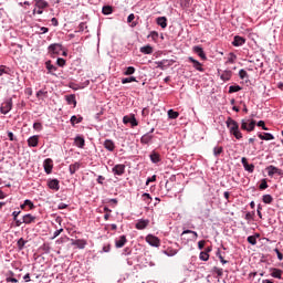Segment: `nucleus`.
Here are the masks:
<instances>
[{"mask_svg":"<svg viewBox=\"0 0 283 283\" xmlns=\"http://www.w3.org/2000/svg\"><path fill=\"white\" fill-rule=\"evenodd\" d=\"M258 137L260 140H275V136H273L271 133H259Z\"/></svg>","mask_w":283,"mask_h":283,"instance_id":"393cba45","label":"nucleus"},{"mask_svg":"<svg viewBox=\"0 0 283 283\" xmlns=\"http://www.w3.org/2000/svg\"><path fill=\"white\" fill-rule=\"evenodd\" d=\"M220 72H222V73H220ZM218 74H219L221 81H223L224 83H227V81H231V77L233 76V72H231L229 70H226V71L218 70Z\"/></svg>","mask_w":283,"mask_h":283,"instance_id":"9d476101","label":"nucleus"},{"mask_svg":"<svg viewBox=\"0 0 283 283\" xmlns=\"http://www.w3.org/2000/svg\"><path fill=\"white\" fill-rule=\"evenodd\" d=\"M147 227H149V219H138L135 223V229L138 231H144Z\"/></svg>","mask_w":283,"mask_h":283,"instance_id":"6e6552de","label":"nucleus"},{"mask_svg":"<svg viewBox=\"0 0 283 283\" xmlns=\"http://www.w3.org/2000/svg\"><path fill=\"white\" fill-rule=\"evenodd\" d=\"M271 276L275 277L276 280H282V273L283 271L276 268H272L271 270Z\"/></svg>","mask_w":283,"mask_h":283,"instance_id":"cd10ccee","label":"nucleus"},{"mask_svg":"<svg viewBox=\"0 0 283 283\" xmlns=\"http://www.w3.org/2000/svg\"><path fill=\"white\" fill-rule=\"evenodd\" d=\"M65 101L69 105H74V107H76V95L74 94L66 95Z\"/></svg>","mask_w":283,"mask_h":283,"instance_id":"2f4dec72","label":"nucleus"},{"mask_svg":"<svg viewBox=\"0 0 283 283\" xmlns=\"http://www.w3.org/2000/svg\"><path fill=\"white\" fill-rule=\"evenodd\" d=\"M27 243H28V241H24L23 238H20L17 242V247H18L19 251H23Z\"/></svg>","mask_w":283,"mask_h":283,"instance_id":"4c0bfd02","label":"nucleus"},{"mask_svg":"<svg viewBox=\"0 0 283 283\" xmlns=\"http://www.w3.org/2000/svg\"><path fill=\"white\" fill-rule=\"evenodd\" d=\"M104 181H105V177H103L102 175L97 176V184L98 185H103Z\"/></svg>","mask_w":283,"mask_h":283,"instance_id":"0e129e2a","label":"nucleus"},{"mask_svg":"<svg viewBox=\"0 0 283 283\" xmlns=\"http://www.w3.org/2000/svg\"><path fill=\"white\" fill-rule=\"evenodd\" d=\"M114 176H123L125 174V165L117 164L112 168Z\"/></svg>","mask_w":283,"mask_h":283,"instance_id":"ddd939ff","label":"nucleus"},{"mask_svg":"<svg viewBox=\"0 0 283 283\" xmlns=\"http://www.w3.org/2000/svg\"><path fill=\"white\" fill-rule=\"evenodd\" d=\"M180 116V113L174 111V109H169L168 111V118H171L172 120H175L176 118H178Z\"/></svg>","mask_w":283,"mask_h":283,"instance_id":"e433bc0d","label":"nucleus"},{"mask_svg":"<svg viewBox=\"0 0 283 283\" xmlns=\"http://www.w3.org/2000/svg\"><path fill=\"white\" fill-rule=\"evenodd\" d=\"M57 209L60 210L67 209V203H64V202L59 203Z\"/></svg>","mask_w":283,"mask_h":283,"instance_id":"69168bd1","label":"nucleus"},{"mask_svg":"<svg viewBox=\"0 0 283 283\" xmlns=\"http://www.w3.org/2000/svg\"><path fill=\"white\" fill-rule=\"evenodd\" d=\"M198 249L200 251H202V249H205V240H201V241L198 242Z\"/></svg>","mask_w":283,"mask_h":283,"instance_id":"774afa93","label":"nucleus"},{"mask_svg":"<svg viewBox=\"0 0 283 283\" xmlns=\"http://www.w3.org/2000/svg\"><path fill=\"white\" fill-rule=\"evenodd\" d=\"M25 207H29V209H34V203L30 199H25L24 203L21 205V209H25Z\"/></svg>","mask_w":283,"mask_h":283,"instance_id":"58836bf2","label":"nucleus"},{"mask_svg":"<svg viewBox=\"0 0 283 283\" xmlns=\"http://www.w3.org/2000/svg\"><path fill=\"white\" fill-rule=\"evenodd\" d=\"M1 114H10L12 112V97L6 98L0 107Z\"/></svg>","mask_w":283,"mask_h":283,"instance_id":"7ed1b4c3","label":"nucleus"},{"mask_svg":"<svg viewBox=\"0 0 283 283\" xmlns=\"http://www.w3.org/2000/svg\"><path fill=\"white\" fill-rule=\"evenodd\" d=\"M193 52L197 54L202 61H207V54H205V50L200 45L193 46Z\"/></svg>","mask_w":283,"mask_h":283,"instance_id":"aec40b11","label":"nucleus"},{"mask_svg":"<svg viewBox=\"0 0 283 283\" xmlns=\"http://www.w3.org/2000/svg\"><path fill=\"white\" fill-rule=\"evenodd\" d=\"M222 151H224V148L222 146H216L213 148V156L216 158H218V156H220V154H222Z\"/></svg>","mask_w":283,"mask_h":283,"instance_id":"ea45409f","label":"nucleus"},{"mask_svg":"<svg viewBox=\"0 0 283 283\" xmlns=\"http://www.w3.org/2000/svg\"><path fill=\"white\" fill-rule=\"evenodd\" d=\"M6 282H13V283H18V282H19V280H17V279H14V277H12V276H8V277L6 279Z\"/></svg>","mask_w":283,"mask_h":283,"instance_id":"338daca9","label":"nucleus"},{"mask_svg":"<svg viewBox=\"0 0 283 283\" xmlns=\"http://www.w3.org/2000/svg\"><path fill=\"white\" fill-rule=\"evenodd\" d=\"M149 36H151V39H153L154 41H156V39H158V32L151 31L150 34H149Z\"/></svg>","mask_w":283,"mask_h":283,"instance_id":"e2e57ef3","label":"nucleus"},{"mask_svg":"<svg viewBox=\"0 0 283 283\" xmlns=\"http://www.w3.org/2000/svg\"><path fill=\"white\" fill-rule=\"evenodd\" d=\"M48 94V92L40 90L36 92V98H41L42 96H45Z\"/></svg>","mask_w":283,"mask_h":283,"instance_id":"13d9d810","label":"nucleus"},{"mask_svg":"<svg viewBox=\"0 0 283 283\" xmlns=\"http://www.w3.org/2000/svg\"><path fill=\"white\" fill-rule=\"evenodd\" d=\"M48 187H49V189H52L53 191H59V189H61V184H60L59 179H49Z\"/></svg>","mask_w":283,"mask_h":283,"instance_id":"4468645a","label":"nucleus"},{"mask_svg":"<svg viewBox=\"0 0 283 283\" xmlns=\"http://www.w3.org/2000/svg\"><path fill=\"white\" fill-rule=\"evenodd\" d=\"M188 61L190 63H192L195 70H197V72H205V69L202 67V63H200L198 60L193 59L192 56L188 57Z\"/></svg>","mask_w":283,"mask_h":283,"instance_id":"a211bd4d","label":"nucleus"},{"mask_svg":"<svg viewBox=\"0 0 283 283\" xmlns=\"http://www.w3.org/2000/svg\"><path fill=\"white\" fill-rule=\"evenodd\" d=\"M241 165L243 166L244 170L248 171L249 174H253V171H255V165L249 164L247 157L241 158Z\"/></svg>","mask_w":283,"mask_h":283,"instance_id":"0eeeda50","label":"nucleus"},{"mask_svg":"<svg viewBox=\"0 0 283 283\" xmlns=\"http://www.w3.org/2000/svg\"><path fill=\"white\" fill-rule=\"evenodd\" d=\"M142 198H143L144 202H146V205H151V195L144 192L142 195Z\"/></svg>","mask_w":283,"mask_h":283,"instance_id":"79ce46f5","label":"nucleus"},{"mask_svg":"<svg viewBox=\"0 0 283 283\" xmlns=\"http://www.w3.org/2000/svg\"><path fill=\"white\" fill-rule=\"evenodd\" d=\"M74 145L78 149H84V147H85V137H83V135H76L75 138H74Z\"/></svg>","mask_w":283,"mask_h":283,"instance_id":"f8f14e48","label":"nucleus"},{"mask_svg":"<svg viewBox=\"0 0 283 283\" xmlns=\"http://www.w3.org/2000/svg\"><path fill=\"white\" fill-rule=\"evenodd\" d=\"M130 122H132V116L125 115V116L123 117V123H124V125H128V123H130Z\"/></svg>","mask_w":283,"mask_h":283,"instance_id":"bf43d9fd","label":"nucleus"},{"mask_svg":"<svg viewBox=\"0 0 283 283\" xmlns=\"http://www.w3.org/2000/svg\"><path fill=\"white\" fill-rule=\"evenodd\" d=\"M259 189H261V191H264V189H269V184L266 182V179H262Z\"/></svg>","mask_w":283,"mask_h":283,"instance_id":"8fccbe9b","label":"nucleus"},{"mask_svg":"<svg viewBox=\"0 0 283 283\" xmlns=\"http://www.w3.org/2000/svg\"><path fill=\"white\" fill-rule=\"evenodd\" d=\"M130 127H138V119H136V115H130Z\"/></svg>","mask_w":283,"mask_h":283,"instance_id":"37998d69","label":"nucleus"},{"mask_svg":"<svg viewBox=\"0 0 283 283\" xmlns=\"http://www.w3.org/2000/svg\"><path fill=\"white\" fill-rule=\"evenodd\" d=\"M149 182H156V175H153L150 178L146 180V185H149Z\"/></svg>","mask_w":283,"mask_h":283,"instance_id":"680f3d73","label":"nucleus"},{"mask_svg":"<svg viewBox=\"0 0 283 283\" xmlns=\"http://www.w3.org/2000/svg\"><path fill=\"white\" fill-rule=\"evenodd\" d=\"M43 168H44L45 174H48V175L52 174V169H54V164H53L52 159L46 158L43 161Z\"/></svg>","mask_w":283,"mask_h":283,"instance_id":"9b49d317","label":"nucleus"},{"mask_svg":"<svg viewBox=\"0 0 283 283\" xmlns=\"http://www.w3.org/2000/svg\"><path fill=\"white\" fill-rule=\"evenodd\" d=\"M255 120L252 119H242L241 120V129H243L244 132H253V129H255Z\"/></svg>","mask_w":283,"mask_h":283,"instance_id":"f03ea898","label":"nucleus"},{"mask_svg":"<svg viewBox=\"0 0 283 283\" xmlns=\"http://www.w3.org/2000/svg\"><path fill=\"white\" fill-rule=\"evenodd\" d=\"M34 220H36V217L28 213V214H24L23 218H22V222L24 224H32V222H34Z\"/></svg>","mask_w":283,"mask_h":283,"instance_id":"c85d7f7f","label":"nucleus"},{"mask_svg":"<svg viewBox=\"0 0 283 283\" xmlns=\"http://www.w3.org/2000/svg\"><path fill=\"white\" fill-rule=\"evenodd\" d=\"M237 59H238V55H235V53H229L227 63H235Z\"/></svg>","mask_w":283,"mask_h":283,"instance_id":"de8ad7c7","label":"nucleus"},{"mask_svg":"<svg viewBox=\"0 0 283 283\" xmlns=\"http://www.w3.org/2000/svg\"><path fill=\"white\" fill-rule=\"evenodd\" d=\"M112 12H114V9L112 8V6H104L102 8V14L109 15L112 14Z\"/></svg>","mask_w":283,"mask_h":283,"instance_id":"473e14b6","label":"nucleus"},{"mask_svg":"<svg viewBox=\"0 0 283 283\" xmlns=\"http://www.w3.org/2000/svg\"><path fill=\"white\" fill-rule=\"evenodd\" d=\"M8 138L11 142L17 140V137H14V133H12V132H8Z\"/></svg>","mask_w":283,"mask_h":283,"instance_id":"052dcab7","label":"nucleus"},{"mask_svg":"<svg viewBox=\"0 0 283 283\" xmlns=\"http://www.w3.org/2000/svg\"><path fill=\"white\" fill-rule=\"evenodd\" d=\"M103 146L106 151H114L116 149V144L112 139H105Z\"/></svg>","mask_w":283,"mask_h":283,"instance_id":"f3484780","label":"nucleus"},{"mask_svg":"<svg viewBox=\"0 0 283 283\" xmlns=\"http://www.w3.org/2000/svg\"><path fill=\"white\" fill-rule=\"evenodd\" d=\"M244 43H247V40L243 36H240V35H235L233 41H232V45L234 48H240V46L244 45Z\"/></svg>","mask_w":283,"mask_h":283,"instance_id":"6ab92c4d","label":"nucleus"},{"mask_svg":"<svg viewBox=\"0 0 283 283\" xmlns=\"http://www.w3.org/2000/svg\"><path fill=\"white\" fill-rule=\"evenodd\" d=\"M213 271H214V273H217V275H218L219 277H222V275H223V270H222L221 268L214 266V268H213Z\"/></svg>","mask_w":283,"mask_h":283,"instance_id":"5fc2aeb1","label":"nucleus"},{"mask_svg":"<svg viewBox=\"0 0 283 283\" xmlns=\"http://www.w3.org/2000/svg\"><path fill=\"white\" fill-rule=\"evenodd\" d=\"M239 77L244 81V78H249V73H247V71H244V69H241L239 71Z\"/></svg>","mask_w":283,"mask_h":283,"instance_id":"a18cd8bd","label":"nucleus"},{"mask_svg":"<svg viewBox=\"0 0 283 283\" xmlns=\"http://www.w3.org/2000/svg\"><path fill=\"white\" fill-rule=\"evenodd\" d=\"M137 80L135 76H129V77H123L122 78V84L127 85V83H136Z\"/></svg>","mask_w":283,"mask_h":283,"instance_id":"72a5a7b5","label":"nucleus"},{"mask_svg":"<svg viewBox=\"0 0 283 283\" xmlns=\"http://www.w3.org/2000/svg\"><path fill=\"white\" fill-rule=\"evenodd\" d=\"M226 125L232 136L237 138V140H242V132H240V125L233 118L228 117L226 120Z\"/></svg>","mask_w":283,"mask_h":283,"instance_id":"f257e3e1","label":"nucleus"},{"mask_svg":"<svg viewBox=\"0 0 283 283\" xmlns=\"http://www.w3.org/2000/svg\"><path fill=\"white\" fill-rule=\"evenodd\" d=\"M72 245L77 247V249H85V247H87V241L83 239L73 240Z\"/></svg>","mask_w":283,"mask_h":283,"instance_id":"b1692460","label":"nucleus"},{"mask_svg":"<svg viewBox=\"0 0 283 283\" xmlns=\"http://www.w3.org/2000/svg\"><path fill=\"white\" fill-rule=\"evenodd\" d=\"M56 65H59V67H65V59L59 57L56 60Z\"/></svg>","mask_w":283,"mask_h":283,"instance_id":"864d4df0","label":"nucleus"},{"mask_svg":"<svg viewBox=\"0 0 283 283\" xmlns=\"http://www.w3.org/2000/svg\"><path fill=\"white\" fill-rule=\"evenodd\" d=\"M168 63V60H161V61H158L156 62V65L159 70H165V64Z\"/></svg>","mask_w":283,"mask_h":283,"instance_id":"49530a36","label":"nucleus"},{"mask_svg":"<svg viewBox=\"0 0 283 283\" xmlns=\"http://www.w3.org/2000/svg\"><path fill=\"white\" fill-rule=\"evenodd\" d=\"M33 129H35V132H42L43 130V124L35 122L33 124Z\"/></svg>","mask_w":283,"mask_h":283,"instance_id":"3c124183","label":"nucleus"},{"mask_svg":"<svg viewBox=\"0 0 283 283\" xmlns=\"http://www.w3.org/2000/svg\"><path fill=\"white\" fill-rule=\"evenodd\" d=\"M48 52L49 54H61V52H63V44L61 43H53L50 44L48 48Z\"/></svg>","mask_w":283,"mask_h":283,"instance_id":"20e7f679","label":"nucleus"},{"mask_svg":"<svg viewBox=\"0 0 283 283\" xmlns=\"http://www.w3.org/2000/svg\"><path fill=\"white\" fill-rule=\"evenodd\" d=\"M242 90V86L240 85H231L229 87V94H235V92H240Z\"/></svg>","mask_w":283,"mask_h":283,"instance_id":"a19ab883","label":"nucleus"},{"mask_svg":"<svg viewBox=\"0 0 283 283\" xmlns=\"http://www.w3.org/2000/svg\"><path fill=\"white\" fill-rule=\"evenodd\" d=\"M258 127H262V129H264V132H268L269 128L266 127V125L264 124V120H259L256 123Z\"/></svg>","mask_w":283,"mask_h":283,"instance_id":"6e6d98bb","label":"nucleus"},{"mask_svg":"<svg viewBox=\"0 0 283 283\" xmlns=\"http://www.w3.org/2000/svg\"><path fill=\"white\" fill-rule=\"evenodd\" d=\"M136 73V67L134 66H128L126 67V70L124 71V76H132V74Z\"/></svg>","mask_w":283,"mask_h":283,"instance_id":"f704fd0d","label":"nucleus"},{"mask_svg":"<svg viewBox=\"0 0 283 283\" xmlns=\"http://www.w3.org/2000/svg\"><path fill=\"white\" fill-rule=\"evenodd\" d=\"M146 242H147V244H149L150 247H155L156 249H158V247H160V239H158V237H156L154 234H148L146 237Z\"/></svg>","mask_w":283,"mask_h":283,"instance_id":"39448f33","label":"nucleus"},{"mask_svg":"<svg viewBox=\"0 0 283 283\" xmlns=\"http://www.w3.org/2000/svg\"><path fill=\"white\" fill-rule=\"evenodd\" d=\"M70 123H71L72 127H75L76 125H78V123H83V116L73 115V116H71Z\"/></svg>","mask_w":283,"mask_h":283,"instance_id":"a878e982","label":"nucleus"},{"mask_svg":"<svg viewBox=\"0 0 283 283\" xmlns=\"http://www.w3.org/2000/svg\"><path fill=\"white\" fill-rule=\"evenodd\" d=\"M61 233H63V228L55 230L52 237V240L59 238V235H61Z\"/></svg>","mask_w":283,"mask_h":283,"instance_id":"4d7b16f0","label":"nucleus"},{"mask_svg":"<svg viewBox=\"0 0 283 283\" xmlns=\"http://www.w3.org/2000/svg\"><path fill=\"white\" fill-rule=\"evenodd\" d=\"M87 30V24L85 22H81L75 32H85Z\"/></svg>","mask_w":283,"mask_h":283,"instance_id":"c03bdc74","label":"nucleus"},{"mask_svg":"<svg viewBox=\"0 0 283 283\" xmlns=\"http://www.w3.org/2000/svg\"><path fill=\"white\" fill-rule=\"evenodd\" d=\"M29 147H39V135H33L27 140Z\"/></svg>","mask_w":283,"mask_h":283,"instance_id":"4be33fe9","label":"nucleus"},{"mask_svg":"<svg viewBox=\"0 0 283 283\" xmlns=\"http://www.w3.org/2000/svg\"><path fill=\"white\" fill-rule=\"evenodd\" d=\"M80 169H81V163H78V161L69 166V171H70L71 176H74V174H76V171H78Z\"/></svg>","mask_w":283,"mask_h":283,"instance_id":"bb28decb","label":"nucleus"},{"mask_svg":"<svg viewBox=\"0 0 283 283\" xmlns=\"http://www.w3.org/2000/svg\"><path fill=\"white\" fill-rule=\"evenodd\" d=\"M142 145H151L154 143V135H149V133L144 134L140 137Z\"/></svg>","mask_w":283,"mask_h":283,"instance_id":"dca6fc26","label":"nucleus"},{"mask_svg":"<svg viewBox=\"0 0 283 283\" xmlns=\"http://www.w3.org/2000/svg\"><path fill=\"white\" fill-rule=\"evenodd\" d=\"M149 158H150V163H153L154 165H158V163H160L161 160L160 154H158L155 150L150 153Z\"/></svg>","mask_w":283,"mask_h":283,"instance_id":"5701e85b","label":"nucleus"},{"mask_svg":"<svg viewBox=\"0 0 283 283\" xmlns=\"http://www.w3.org/2000/svg\"><path fill=\"white\" fill-rule=\"evenodd\" d=\"M44 65L48 70V74H51V76H59V74L56 73L59 71V67L52 64V60H48Z\"/></svg>","mask_w":283,"mask_h":283,"instance_id":"423d86ee","label":"nucleus"},{"mask_svg":"<svg viewBox=\"0 0 283 283\" xmlns=\"http://www.w3.org/2000/svg\"><path fill=\"white\" fill-rule=\"evenodd\" d=\"M262 201L264 205H271L273 202V196L271 195H263Z\"/></svg>","mask_w":283,"mask_h":283,"instance_id":"c9c22d12","label":"nucleus"},{"mask_svg":"<svg viewBox=\"0 0 283 283\" xmlns=\"http://www.w3.org/2000/svg\"><path fill=\"white\" fill-rule=\"evenodd\" d=\"M127 244V237L120 235L118 239L115 240L116 249H123Z\"/></svg>","mask_w":283,"mask_h":283,"instance_id":"412c9836","label":"nucleus"},{"mask_svg":"<svg viewBox=\"0 0 283 283\" xmlns=\"http://www.w3.org/2000/svg\"><path fill=\"white\" fill-rule=\"evenodd\" d=\"M35 1V8H38L36 14H43V10L48 8L49 3L45 0H34Z\"/></svg>","mask_w":283,"mask_h":283,"instance_id":"1a4fd4ad","label":"nucleus"},{"mask_svg":"<svg viewBox=\"0 0 283 283\" xmlns=\"http://www.w3.org/2000/svg\"><path fill=\"white\" fill-rule=\"evenodd\" d=\"M139 52H142V54H154V48H151V45H145V46H142L139 49Z\"/></svg>","mask_w":283,"mask_h":283,"instance_id":"7c9ffc66","label":"nucleus"},{"mask_svg":"<svg viewBox=\"0 0 283 283\" xmlns=\"http://www.w3.org/2000/svg\"><path fill=\"white\" fill-rule=\"evenodd\" d=\"M199 258L202 260V262H207V260H209V253L200 252Z\"/></svg>","mask_w":283,"mask_h":283,"instance_id":"603ef678","label":"nucleus"},{"mask_svg":"<svg viewBox=\"0 0 283 283\" xmlns=\"http://www.w3.org/2000/svg\"><path fill=\"white\" fill-rule=\"evenodd\" d=\"M248 242L249 244H252V247H255V244H258V240L255 239V235H249Z\"/></svg>","mask_w":283,"mask_h":283,"instance_id":"09e8293b","label":"nucleus"},{"mask_svg":"<svg viewBox=\"0 0 283 283\" xmlns=\"http://www.w3.org/2000/svg\"><path fill=\"white\" fill-rule=\"evenodd\" d=\"M266 171H268V176L273 177L275 176V174H277V176H282V169L271 165L266 167Z\"/></svg>","mask_w":283,"mask_h":283,"instance_id":"2eb2a0df","label":"nucleus"},{"mask_svg":"<svg viewBox=\"0 0 283 283\" xmlns=\"http://www.w3.org/2000/svg\"><path fill=\"white\" fill-rule=\"evenodd\" d=\"M156 23H157V25H160L163 28V30H165V28H167V18L166 17H158L156 19Z\"/></svg>","mask_w":283,"mask_h":283,"instance_id":"c756f323","label":"nucleus"}]
</instances>
